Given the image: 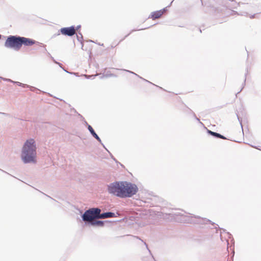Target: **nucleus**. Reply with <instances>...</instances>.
Wrapping results in <instances>:
<instances>
[{
	"instance_id": "obj_1",
	"label": "nucleus",
	"mask_w": 261,
	"mask_h": 261,
	"mask_svg": "<svg viewBox=\"0 0 261 261\" xmlns=\"http://www.w3.org/2000/svg\"><path fill=\"white\" fill-rule=\"evenodd\" d=\"M37 146L35 140L33 138L27 139L24 143L21 150L20 158L25 164L36 163Z\"/></svg>"
},
{
	"instance_id": "obj_2",
	"label": "nucleus",
	"mask_w": 261,
	"mask_h": 261,
	"mask_svg": "<svg viewBox=\"0 0 261 261\" xmlns=\"http://www.w3.org/2000/svg\"><path fill=\"white\" fill-rule=\"evenodd\" d=\"M124 181H114L108 185L107 190L109 194L123 198Z\"/></svg>"
},
{
	"instance_id": "obj_3",
	"label": "nucleus",
	"mask_w": 261,
	"mask_h": 261,
	"mask_svg": "<svg viewBox=\"0 0 261 261\" xmlns=\"http://www.w3.org/2000/svg\"><path fill=\"white\" fill-rule=\"evenodd\" d=\"M101 211V210L98 207L90 208L82 215V220L83 221H89L90 222L94 219H99Z\"/></svg>"
},
{
	"instance_id": "obj_4",
	"label": "nucleus",
	"mask_w": 261,
	"mask_h": 261,
	"mask_svg": "<svg viewBox=\"0 0 261 261\" xmlns=\"http://www.w3.org/2000/svg\"><path fill=\"white\" fill-rule=\"evenodd\" d=\"M5 46L7 48L18 50L21 48L20 36H9L5 42Z\"/></svg>"
},
{
	"instance_id": "obj_5",
	"label": "nucleus",
	"mask_w": 261,
	"mask_h": 261,
	"mask_svg": "<svg viewBox=\"0 0 261 261\" xmlns=\"http://www.w3.org/2000/svg\"><path fill=\"white\" fill-rule=\"evenodd\" d=\"M124 183L123 198L131 197L137 193L138 188L136 184L126 181Z\"/></svg>"
},
{
	"instance_id": "obj_6",
	"label": "nucleus",
	"mask_w": 261,
	"mask_h": 261,
	"mask_svg": "<svg viewBox=\"0 0 261 261\" xmlns=\"http://www.w3.org/2000/svg\"><path fill=\"white\" fill-rule=\"evenodd\" d=\"M62 34L68 36H72L75 34V29L74 26L62 28L60 29Z\"/></svg>"
},
{
	"instance_id": "obj_7",
	"label": "nucleus",
	"mask_w": 261,
	"mask_h": 261,
	"mask_svg": "<svg viewBox=\"0 0 261 261\" xmlns=\"http://www.w3.org/2000/svg\"><path fill=\"white\" fill-rule=\"evenodd\" d=\"M35 41L31 39L25 38L24 37H20V45H22L25 46H31L34 44Z\"/></svg>"
},
{
	"instance_id": "obj_8",
	"label": "nucleus",
	"mask_w": 261,
	"mask_h": 261,
	"mask_svg": "<svg viewBox=\"0 0 261 261\" xmlns=\"http://www.w3.org/2000/svg\"><path fill=\"white\" fill-rule=\"evenodd\" d=\"M88 129L91 134V135L96 139L102 145L101 140L97 134L95 132L94 130L90 125H88Z\"/></svg>"
},
{
	"instance_id": "obj_9",
	"label": "nucleus",
	"mask_w": 261,
	"mask_h": 261,
	"mask_svg": "<svg viewBox=\"0 0 261 261\" xmlns=\"http://www.w3.org/2000/svg\"><path fill=\"white\" fill-rule=\"evenodd\" d=\"M107 221H101V220H93L89 222V224L91 226H97L99 227H102L105 222H107Z\"/></svg>"
},
{
	"instance_id": "obj_10",
	"label": "nucleus",
	"mask_w": 261,
	"mask_h": 261,
	"mask_svg": "<svg viewBox=\"0 0 261 261\" xmlns=\"http://www.w3.org/2000/svg\"><path fill=\"white\" fill-rule=\"evenodd\" d=\"M114 217H115V213L111 212H105L103 213H100V219H105Z\"/></svg>"
},
{
	"instance_id": "obj_11",
	"label": "nucleus",
	"mask_w": 261,
	"mask_h": 261,
	"mask_svg": "<svg viewBox=\"0 0 261 261\" xmlns=\"http://www.w3.org/2000/svg\"><path fill=\"white\" fill-rule=\"evenodd\" d=\"M163 15V12L161 10L156 11L151 13L150 17L153 19L159 18Z\"/></svg>"
},
{
	"instance_id": "obj_12",
	"label": "nucleus",
	"mask_w": 261,
	"mask_h": 261,
	"mask_svg": "<svg viewBox=\"0 0 261 261\" xmlns=\"http://www.w3.org/2000/svg\"><path fill=\"white\" fill-rule=\"evenodd\" d=\"M207 132L208 134L215 137H216V138H221V139H226V137L223 136V135H221L220 134H219L218 133H216V132H213L212 130H210L209 129H207Z\"/></svg>"
},
{
	"instance_id": "obj_13",
	"label": "nucleus",
	"mask_w": 261,
	"mask_h": 261,
	"mask_svg": "<svg viewBox=\"0 0 261 261\" xmlns=\"http://www.w3.org/2000/svg\"><path fill=\"white\" fill-rule=\"evenodd\" d=\"M76 38H77V40L81 42V44H82V47H83V42H82V40H83V36L82 35V34L81 33H79V35H76Z\"/></svg>"
},
{
	"instance_id": "obj_14",
	"label": "nucleus",
	"mask_w": 261,
	"mask_h": 261,
	"mask_svg": "<svg viewBox=\"0 0 261 261\" xmlns=\"http://www.w3.org/2000/svg\"><path fill=\"white\" fill-rule=\"evenodd\" d=\"M116 77V76L115 75H114V74H113V73H110V74L107 73L106 74H103L100 77V79H103L104 77Z\"/></svg>"
},
{
	"instance_id": "obj_15",
	"label": "nucleus",
	"mask_w": 261,
	"mask_h": 261,
	"mask_svg": "<svg viewBox=\"0 0 261 261\" xmlns=\"http://www.w3.org/2000/svg\"><path fill=\"white\" fill-rule=\"evenodd\" d=\"M97 75H98V74H96L95 75H86V74L84 75V76L87 79H94L95 78V77Z\"/></svg>"
},
{
	"instance_id": "obj_16",
	"label": "nucleus",
	"mask_w": 261,
	"mask_h": 261,
	"mask_svg": "<svg viewBox=\"0 0 261 261\" xmlns=\"http://www.w3.org/2000/svg\"><path fill=\"white\" fill-rule=\"evenodd\" d=\"M124 70V71H127V72H129V73H130L134 74H135V75H136V76H137L139 77L140 78L142 79V77H140V76H139L137 74H136V73H134V72H132V71H131L127 70Z\"/></svg>"
},
{
	"instance_id": "obj_17",
	"label": "nucleus",
	"mask_w": 261,
	"mask_h": 261,
	"mask_svg": "<svg viewBox=\"0 0 261 261\" xmlns=\"http://www.w3.org/2000/svg\"><path fill=\"white\" fill-rule=\"evenodd\" d=\"M13 83L17 84L19 86H22L23 85V84H22V83H21L20 82H14Z\"/></svg>"
},
{
	"instance_id": "obj_18",
	"label": "nucleus",
	"mask_w": 261,
	"mask_h": 261,
	"mask_svg": "<svg viewBox=\"0 0 261 261\" xmlns=\"http://www.w3.org/2000/svg\"><path fill=\"white\" fill-rule=\"evenodd\" d=\"M3 80L5 81H8V82H12L13 83L14 82L12 81L10 79H3Z\"/></svg>"
},
{
	"instance_id": "obj_19",
	"label": "nucleus",
	"mask_w": 261,
	"mask_h": 261,
	"mask_svg": "<svg viewBox=\"0 0 261 261\" xmlns=\"http://www.w3.org/2000/svg\"><path fill=\"white\" fill-rule=\"evenodd\" d=\"M161 11L163 12V14L167 10L166 8H164L162 10H160Z\"/></svg>"
},
{
	"instance_id": "obj_20",
	"label": "nucleus",
	"mask_w": 261,
	"mask_h": 261,
	"mask_svg": "<svg viewBox=\"0 0 261 261\" xmlns=\"http://www.w3.org/2000/svg\"><path fill=\"white\" fill-rule=\"evenodd\" d=\"M237 117H238V120L240 121V125H241V126L242 129L243 130V126H242V122H241V121H240V119H239V117L238 116H237Z\"/></svg>"
},
{
	"instance_id": "obj_21",
	"label": "nucleus",
	"mask_w": 261,
	"mask_h": 261,
	"mask_svg": "<svg viewBox=\"0 0 261 261\" xmlns=\"http://www.w3.org/2000/svg\"><path fill=\"white\" fill-rule=\"evenodd\" d=\"M64 71H65V72H66L67 73H69V74H75V75L76 74V73H75L69 72L67 71V70H64Z\"/></svg>"
},
{
	"instance_id": "obj_22",
	"label": "nucleus",
	"mask_w": 261,
	"mask_h": 261,
	"mask_svg": "<svg viewBox=\"0 0 261 261\" xmlns=\"http://www.w3.org/2000/svg\"><path fill=\"white\" fill-rule=\"evenodd\" d=\"M0 114H3V115H5V116H8V114L5 113H2V112H0Z\"/></svg>"
},
{
	"instance_id": "obj_23",
	"label": "nucleus",
	"mask_w": 261,
	"mask_h": 261,
	"mask_svg": "<svg viewBox=\"0 0 261 261\" xmlns=\"http://www.w3.org/2000/svg\"><path fill=\"white\" fill-rule=\"evenodd\" d=\"M80 27H81V25H77V26L76 27V29H75V30H78L79 28H80Z\"/></svg>"
},
{
	"instance_id": "obj_24",
	"label": "nucleus",
	"mask_w": 261,
	"mask_h": 261,
	"mask_svg": "<svg viewBox=\"0 0 261 261\" xmlns=\"http://www.w3.org/2000/svg\"><path fill=\"white\" fill-rule=\"evenodd\" d=\"M144 244H145V245H146V247H147V246L146 244L145 243H144ZM148 249V252L150 253V250H149L148 249Z\"/></svg>"
},
{
	"instance_id": "obj_25",
	"label": "nucleus",
	"mask_w": 261,
	"mask_h": 261,
	"mask_svg": "<svg viewBox=\"0 0 261 261\" xmlns=\"http://www.w3.org/2000/svg\"><path fill=\"white\" fill-rule=\"evenodd\" d=\"M253 17V15H252L251 16H250V18H252Z\"/></svg>"
},
{
	"instance_id": "obj_26",
	"label": "nucleus",
	"mask_w": 261,
	"mask_h": 261,
	"mask_svg": "<svg viewBox=\"0 0 261 261\" xmlns=\"http://www.w3.org/2000/svg\"><path fill=\"white\" fill-rule=\"evenodd\" d=\"M1 37H2V36H1V35L0 34V39H1Z\"/></svg>"
},
{
	"instance_id": "obj_27",
	"label": "nucleus",
	"mask_w": 261,
	"mask_h": 261,
	"mask_svg": "<svg viewBox=\"0 0 261 261\" xmlns=\"http://www.w3.org/2000/svg\"><path fill=\"white\" fill-rule=\"evenodd\" d=\"M56 63L58 64H60V63H57V62H56Z\"/></svg>"
}]
</instances>
